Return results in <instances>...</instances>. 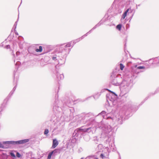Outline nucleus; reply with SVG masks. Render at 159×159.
<instances>
[{
    "instance_id": "f257e3e1",
    "label": "nucleus",
    "mask_w": 159,
    "mask_h": 159,
    "mask_svg": "<svg viewBox=\"0 0 159 159\" xmlns=\"http://www.w3.org/2000/svg\"><path fill=\"white\" fill-rule=\"evenodd\" d=\"M6 143L7 144H22L21 140L18 141H7Z\"/></svg>"
},
{
    "instance_id": "f03ea898",
    "label": "nucleus",
    "mask_w": 159,
    "mask_h": 159,
    "mask_svg": "<svg viewBox=\"0 0 159 159\" xmlns=\"http://www.w3.org/2000/svg\"><path fill=\"white\" fill-rule=\"evenodd\" d=\"M58 141L56 139H53L52 148V149L55 148L58 145Z\"/></svg>"
},
{
    "instance_id": "7ed1b4c3",
    "label": "nucleus",
    "mask_w": 159,
    "mask_h": 159,
    "mask_svg": "<svg viewBox=\"0 0 159 159\" xmlns=\"http://www.w3.org/2000/svg\"><path fill=\"white\" fill-rule=\"evenodd\" d=\"M57 149H55L54 151H52L51 152H50L48 155V156L47 159H50L51 157V156L52 154L53 153H56L57 152Z\"/></svg>"
},
{
    "instance_id": "20e7f679",
    "label": "nucleus",
    "mask_w": 159,
    "mask_h": 159,
    "mask_svg": "<svg viewBox=\"0 0 159 159\" xmlns=\"http://www.w3.org/2000/svg\"><path fill=\"white\" fill-rule=\"evenodd\" d=\"M130 8L127 9L126 11L123 13L122 16V18L124 19L127 16V13L128 12Z\"/></svg>"
},
{
    "instance_id": "39448f33",
    "label": "nucleus",
    "mask_w": 159,
    "mask_h": 159,
    "mask_svg": "<svg viewBox=\"0 0 159 159\" xmlns=\"http://www.w3.org/2000/svg\"><path fill=\"white\" fill-rule=\"evenodd\" d=\"M90 128H89L87 129H83L81 128H79L77 129V130L78 131H83L84 132H87L88 130Z\"/></svg>"
},
{
    "instance_id": "423d86ee",
    "label": "nucleus",
    "mask_w": 159,
    "mask_h": 159,
    "mask_svg": "<svg viewBox=\"0 0 159 159\" xmlns=\"http://www.w3.org/2000/svg\"><path fill=\"white\" fill-rule=\"evenodd\" d=\"M35 51L36 52H41L42 51V47L41 46H39V48L36 49L35 50Z\"/></svg>"
},
{
    "instance_id": "0eeeda50",
    "label": "nucleus",
    "mask_w": 159,
    "mask_h": 159,
    "mask_svg": "<svg viewBox=\"0 0 159 159\" xmlns=\"http://www.w3.org/2000/svg\"><path fill=\"white\" fill-rule=\"evenodd\" d=\"M29 141V139H25L24 140H21V142L22 144H24L25 143H27Z\"/></svg>"
},
{
    "instance_id": "6e6552de",
    "label": "nucleus",
    "mask_w": 159,
    "mask_h": 159,
    "mask_svg": "<svg viewBox=\"0 0 159 159\" xmlns=\"http://www.w3.org/2000/svg\"><path fill=\"white\" fill-rule=\"evenodd\" d=\"M71 46V43L70 42L67 43L65 46L66 48L70 47Z\"/></svg>"
},
{
    "instance_id": "1a4fd4ad",
    "label": "nucleus",
    "mask_w": 159,
    "mask_h": 159,
    "mask_svg": "<svg viewBox=\"0 0 159 159\" xmlns=\"http://www.w3.org/2000/svg\"><path fill=\"white\" fill-rule=\"evenodd\" d=\"M121 25L120 24H119L117 25L116 27V28L117 29L119 30H120L121 28Z\"/></svg>"
},
{
    "instance_id": "9d476101",
    "label": "nucleus",
    "mask_w": 159,
    "mask_h": 159,
    "mask_svg": "<svg viewBox=\"0 0 159 159\" xmlns=\"http://www.w3.org/2000/svg\"><path fill=\"white\" fill-rule=\"evenodd\" d=\"M120 69L121 70H123L125 67V66L122 63L120 64Z\"/></svg>"
},
{
    "instance_id": "9b49d317",
    "label": "nucleus",
    "mask_w": 159,
    "mask_h": 159,
    "mask_svg": "<svg viewBox=\"0 0 159 159\" xmlns=\"http://www.w3.org/2000/svg\"><path fill=\"white\" fill-rule=\"evenodd\" d=\"M48 133V129H45L44 131V134L46 135Z\"/></svg>"
},
{
    "instance_id": "f8f14e48",
    "label": "nucleus",
    "mask_w": 159,
    "mask_h": 159,
    "mask_svg": "<svg viewBox=\"0 0 159 159\" xmlns=\"http://www.w3.org/2000/svg\"><path fill=\"white\" fill-rule=\"evenodd\" d=\"M137 68L139 69H144L145 68V67L144 66H139L137 67Z\"/></svg>"
},
{
    "instance_id": "ddd939ff",
    "label": "nucleus",
    "mask_w": 159,
    "mask_h": 159,
    "mask_svg": "<svg viewBox=\"0 0 159 159\" xmlns=\"http://www.w3.org/2000/svg\"><path fill=\"white\" fill-rule=\"evenodd\" d=\"M16 156L17 157H20L21 156L20 154L18 152H17L16 153Z\"/></svg>"
},
{
    "instance_id": "4468645a",
    "label": "nucleus",
    "mask_w": 159,
    "mask_h": 159,
    "mask_svg": "<svg viewBox=\"0 0 159 159\" xmlns=\"http://www.w3.org/2000/svg\"><path fill=\"white\" fill-rule=\"evenodd\" d=\"M106 90H107L108 91H109V92H110V93H113V94H115V93L114 92L111 91L110 90H109L108 89H106Z\"/></svg>"
},
{
    "instance_id": "2eb2a0df",
    "label": "nucleus",
    "mask_w": 159,
    "mask_h": 159,
    "mask_svg": "<svg viewBox=\"0 0 159 159\" xmlns=\"http://www.w3.org/2000/svg\"><path fill=\"white\" fill-rule=\"evenodd\" d=\"M10 155L12 157H15V154L11 152L10 153Z\"/></svg>"
},
{
    "instance_id": "dca6fc26",
    "label": "nucleus",
    "mask_w": 159,
    "mask_h": 159,
    "mask_svg": "<svg viewBox=\"0 0 159 159\" xmlns=\"http://www.w3.org/2000/svg\"><path fill=\"white\" fill-rule=\"evenodd\" d=\"M100 157L102 158H103L104 157V155H103V154H101V155H100Z\"/></svg>"
},
{
    "instance_id": "f3484780",
    "label": "nucleus",
    "mask_w": 159,
    "mask_h": 159,
    "mask_svg": "<svg viewBox=\"0 0 159 159\" xmlns=\"http://www.w3.org/2000/svg\"><path fill=\"white\" fill-rule=\"evenodd\" d=\"M0 148H3V145L0 143Z\"/></svg>"
},
{
    "instance_id": "a211bd4d",
    "label": "nucleus",
    "mask_w": 159,
    "mask_h": 159,
    "mask_svg": "<svg viewBox=\"0 0 159 159\" xmlns=\"http://www.w3.org/2000/svg\"><path fill=\"white\" fill-rule=\"evenodd\" d=\"M56 58V57H54L53 58V59H54V60L55 58Z\"/></svg>"
}]
</instances>
